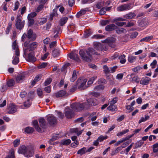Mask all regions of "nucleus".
I'll use <instances>...</instances> for the list:
<instances>
[{"instance_id":"64","label":"nucleus","mask_w":158,"mask_h":158,"mask_svg":"<svg viewBox=\"0 0 158 158\" xmlns=\"http://www.w3.org/2000/svg\"><path fill=\"white\" fill-rule=\"evenodd\" d=\"M47 21V19L46 18H43L41 19L40 22V25H43Z\"/></svg>"},{"instance_id":"47","label":"nucleus","mask_w":158,"mask_h":158,"mask_svg":"<svg viewBox=\"0 0 158 158\" xmlns=\"http://www.w3.org/2000/svg\"><path fill=\"white\" fill-rule=\"evenodd\" d=\"M86 13V10H82L77 13V18H79L80 16L85 14Z\"/></svg>"},{"instance_id":"13","label":"nucleus","mask_w":158,"mask_h":158,"mask_svg":"<svg viewBox=\"0 0 158 158\" xmlns=\"http://www.w3.org/2000/svg\"><path fill=\"white\" fill-rule=\"evenodd\" d=\"M8 110V113L10 114L14 113L16 112L17 110V109L14 105L10 104L9 105Z\"/></svg>"},{"instance_id":"16","label":"nucleus","mask_w":158,"mask_h":158,"mask_svg":"<svg viewBox=\"0 0 158 158\" xmlns=\"http://www.w3.org/2000/svg\"><path fill=\"white\" fill-rule=\"evenodd\" d=\"M68 57L70 59H73L76 61H79V58L77 54L75 52H72L68 55Z\"/></svg>"},{"instance_id":"18","label":"nucleus","mask_w":158,"mask_h":158,"mask_svg":"<svg viewBox=\"0 0 158 158\" xmlns=\"http://www.w3.org/2000/svg\"><path fill=\"white\" fill-rule=\"evenodd\" d=\"M128 7V4H123L118 7L117 10L118 11H123L127 10Z\"/></svg>"},{"instance_id":"36","label":"nucleus","mask_w":158,"mask_h":158,"mask_svg":"<svg viewBox=\"0 0 158 158\" xmlns=\"http://www.w3.org/2000/svg\"><path fill=\"white\" fill-rule=\"evenodd\" d=\"M106 42L108 43V44L110 43L113 44L115 42V39L113 37L110 38L106 40Z\"/></svg>"},{"instance_id":"33","label":"nucleus","mask_w":158,"mask_h":158,"mask_svg":"<svg viewBox=\"0 0 158 158\" xmlns=\"http://www.w3.org/2000/svg\"><path fill=\"white\" fill-rule=\"evenodd\" d=\"M34 129L31 127H27L24 129V131L27 133H31L33 132Z\"/></svg>"},{"instance_id":"58","label":"nucleus","mask_w":158,"mask_h":158,"mask_svg":"<svg viewBox=\"0 0 158 158\" xmlns=\"http://www.w3.org/2000/svg\"><path fill=\"white\" fill-rule=\"evenodd\" d=\"M107 136H103L102 135L100 136L98 139L100 142H101L103 140L107 139Z\"/></svg>"},{"instance_id":"14","label":"nucleus","mask_w":158,"mask_h":158,"mask_svg":"<svg viewBox=\"0 0 158 158\" xmlns=\"http://www.w3.org/2000/svg\"><path fill=\"white\" fill-rule=\"evenodd\" d=\"M136 22L135 20H132L129 22V30L133 31L137 29V27L135 25Z\"/></svg>"},{"instance_id":"57","label":"nucleus","mask_w":158,"mask_h":158,"mask_svg":"<svg viewBox=\"0 0 158 158\" xmlns=\"http://www.w3.org/2000/svg\"><path fill=\"white\" fill-rule=\"evenodd\" d=\"M103 6H105L103 2H101L98 3L96 5V7L98 9H100Z\"/></svg>"},{"instance_id":"63","label":"nucleus","mask_w":158,"mask_h":158,"mask_svg":"<svg viewBox=\"0 0 158 158\" xmlns=\"http://www.w3.org/2000/svg\"><path fill=\"white\" fill-rule=\"evenodd\" d=\"M157 64V61L156 60H154L153 62L151 64V66L152 68L153 69L155 68V65Z\"/></svg>"},{"instance_id":"6","label":"nucleus","mask_w":158,"mask_h":158,"mask_svg":"<svg viewBox=\"0 0 158 158\" xmlns=\"http://www.w3.org/2000/svg\"><path fill=\"white\" fill-rule=\"evenodd\" d=\"M94 47L95 49L97 50L106 51L107 48L105 46L102 45L100 43H95L94 44Z\"/></svg>"},{"instance_id":"41","label":"nucleus","mask_w":158,"mask_h":158,"mask_svg":"<svg viewBox=\"0 0 158 158\" xmlns=\"http://www.w3.org/2000/svg\"><path fill=\"white\" fill-rule=\"evenodd\" d=\"M37 94L39 97L41 98H42L43 97V91L41 89H37Z\"/></svg>"},{"instance_id":"51","label":"nucleus","mask_w":158,"mask_h":158,"mask_svg":"<svg viewBox=\"0 0 158 158\" xmlns=\"http://www.w3.org/2000/svg\"><path fill=\"white\" fill-rule=\"evenodd\" d=\"M12 26V24L11 23H9L7 27L6 30V32L7 34H8L10 30L11 29V27Z\"/></svg>"},{"instance_id":"27","label":"nucleus","mask_w":158,"mask_h":158,"mask_svg":"<svg viewBox=\"0 0 158 158\" xmlns=\"http://www.w3.org/2000/svg\"><path fill=\"white\" fill-rule=\"evenodd\" d=\"M33 125L36 130L39 132L41 131V128L39 127L38 125V122L37 120H35L33 122Z\"/></svg>"},{"instance_id":"35","label":"nucleus","mask_w":158,"mask_h":158,"mask_svg":"<svg viewBox=\"0 0 158 158\" xmlns=\"http://www.w3.org/2000/svg\"><path fill=\"white\" fill-rule=\"evenodd\" d=\"M97 78V76H94L90 78L87 84L89 85H90L92 84L94 81Z\"/></svg>"},{"instance_id":"32","label":"nucleus","mask_w":158,"mask_h":158,"mask_svg":"<svg viewBox=\"0 0 158 158\" xmlns=\"http://www.w3.org/2000/svg\"><path fill=\"white\" fill-rule=\"evenodd\" d=\"M68 19V18L66 17L63 18L62 19H61L60 21V25L62 26L64 25L67 22Z\"/></svg>"},{"instance_id":"23","label":"nucleus","mask_w":158,"mask_h":158,"mask_svg":"<svg viewBox=\"0 0 158 158\" xmlns=\"http://www.w3.org/2000/svg\"><path fill=\"white\" fill-rule=\"evenodd\" d=\"M108 110L112 111H116L117 110V107L115 105L110 104V105L107 108Z\"/></svg>"},{"instance_id":"21","label":"nucleus","mask_w":158,"mask_h":158,"mask_svg":"<svg viewBox=\"0 0 158 158\" xmlns=\"http://www.w3.org/2000/svg\"><path fill=\"white\" fill-rule=\"evenodd\" d=\"M17 45V44L16 41H14L13 43L12 48L13 49L15 50V54L18 55L19 54V52L18 47Z\"/></svg>"},{"instance_id":"55","label":"nucleus","mask_w":158,"mask_h":158,"mask_svg":"<svg viewBox=\"0 0 158 158\" xmlns=\"http://www.w3.org/2000/svg\"><path fill=\"white\" fill-rule=\"evenodd\" d=\"M37 15L35 12H33L28 15V19H33L34 17L35 16Z\"/></svg>"},{"instance_id":"62","label":"nucleus","mask_w":158,"mask_h":158,"mask_svg":"<svg viewBox=\"0 0 158 158\" xmlns=\"http://www.w3.org/2000/svg\"><path fill=\"white\" fill-rule=\"evenodd\" d=\"M52 79L51 78H49L47 79L44 82V85L46 86L50 84L51 82Z\"/></svg>"},{"instance_id":"22","label":"nucleus","mask_w":158,"mask_h":158,"mask_svg":"<svg viewBox=\"0 0 158 158\" xmlns=\"http://www.w3.org/2000/svg\"><path fill=\"white\" fill-rule=\"evenodd\" d=\"M116 28V27L115 25L112 24L107 26L105 27V29L107 31H111L114 30Z\"/></svg>"},{"instance_id":"34","label":"nucleus","mask_w":158,"mask_h":158,"mask_svg":"<svg viewBox=\"0 0 158 158\" xmlns=\"http://www.w3.org/2000/svg\"><path fill=\"white\" fill-rule=\"evenodd\" d=\"M39 122L41 127H44L46 125V123L44 119L43 118H41L39 119Z\"/></svg>"},{"instance_id":"4","label":"nucleus","mask_w":158,"mask_h":158,"mask_svg":"<svg viewBox=\"0 0 158 158\" xmlns=\"http://www.w3.org/2000/svg\"><path fill=\"white\" fill-rule=\"evenodd\" d=\"M87 81V79H86L81 78L78 79L77 81V85L78 86V88L84 89L85 86V85Z\"/></svg>"},{"instance_id":"17","label":"nucleus","mask_w":158,"mask_h":158,"mask_svg":"<svg viewBox=\"0 0 158 158\" xmlns=\"http://www.w3.org/2000/svg\"><path fill=\"white\" fill-rule=\"evenodd\" d=\"M66 94V91L64 90H60L54 94V97L56 98L62 97L64 96Z\"/></svg>"},{"instance_id":"59","label":"nucleus","mask_w":158,"mask_h":158,"mask_svg":"<svg viewBox=\"0 0 158 158\" xmlns=\"http://www.w3.org/2000/svg\"><path fill=\"white\" fill-rule=\"evenodd\" d=\"M19 6V2L18 1H16L15 2V5H14V9L13 10H17Z\"/></svg>"},{"instance_id":"31","label":"nucleus","mask_w":158,"mask_h":158,"mask_svg":"<svg viewBox=\"0 0 158 158\" xmlns=\"http://www.w3.org/2000/svg\"><path fill=\"white\" fill-rule=\"evenodd\" d=\"M87 152V150L84 147L80 150L77 152V154H80L81 155Z\"/></svg>"},{"instance_id":"10","label":"nucleus","mask_w":158,"mask_h":158,"mask_svg":"<svg viewBox=\"0 0 158 158\" xmlns=\"http://www.w3.org/2000/svg\"><path fill=\"white\" fill-rule=\"evenodd\" d=\"M24 22L22 21L19 18H17L16 19V26L19 29H21L24 26Z\"/></svg>"},{"instance_id":"40","label":"nucleus","mask_w":158,"mask_h":158,"mask_svg":"<svg viewBox=\"0 0 158 158\" xmlns=\"http://www.w3.org/2000/svg\"><path fill=\"white\" fill-rule=\"evenodd\" d=\"M125 56L124 55H121L119 57L120 60V62L122 64L125 63L126 62V59L125 58Z\"/></svg>"},{"instance_id":"20","label":"nucleus","mask_w":158,"mask_h":158,"mask_svg":"<svg viewBox=\"0 0 158 158\" xmlns=\"http://www.w3.org/2000/svg\"><path fill=\"white\" fill-rule=\"evenodd\" d=\"M150 80V78L148 77H146L145 78L143 79L140 81V83L144 85H147L148 84Z\"/></svg>"},{"instance_id":"43","label":"nucleus","mask_w":158,"mask_h":158,"mask_svg":"<svg viewBox=\"0 0 158 158\" xmlns=\"http://www.w3.org/2000/svg\"><path fill=\"white\" fill-rule=\"evenodd\" d=\"M130 81H135L137 83H139L140 81L139 79L137 76L134 77L133 78H130Z\"/></svg>"},{"instance_id":"46","label":"nucleus","mask_w":158,"mask_h":158,"mask_svg":"<svg viewBox=\"0 0 158 158\" xmlns=\"http://www.w3.org/2000/svg\"><path fill=\"white\" fill-rule=\"evenodd\" d=\"M48 65V64L46 63L43 62L40 64L37 67L39 69L44 68L46 67Z\"/></svg>"},{"instance_id":"50","label":"nucleus","mask_w":158,"mask_h":158,"mask_svg":"<svg viewBox=\"0 0 158 158\" xmlns=\"http://www.w3.org/2000/svg\"><path fill=\"white\" fill-rule=\"evenodd\" d=\"M144 142L141 140L139 141L136 144L135 148H138L140 147L143 144Z\"/></svg>"},{"instance_id":"7","label":"nucleus","mask_w":158,"mask_h":158,"mask_svg":"<svg viewBox=\"0 0 158 158\" xmlns=\"http://www.w3.org/2000/svg\"><path fill=\"white\" fill-rule=\"evenodd\" d=\"M25 35H26L28 38L32 40H35L36 38V34L33 33L31 29L28 30L27 35L24 34L23 36H25Z\"/></svg>"},{"instance_id":"42","label":"nucleus","mask_w":158,"mask_h":158,"mask_svg":"<svg viewBox=\"0 0 158 158\" xmlns=\"http://www.w3.org/2000/svg\"><path fill=\"white\" fill-rule=\"evenodd\" d=\"M149 118V117L148 116H145V118L142 117L139 120V123H140L142 122H144L148 119Z\"/></svg>"},{"instance_id":"25","label":"nucleus","mask_w":158,"mask_h":158,"mask_svg":"<svg viewBox=\"0 0 158 158\" xmlns=\"http://www.w3.org/2000/svg\"><path fill=\"white\" fill-rule=\"evenodd\" d=\"M25 76L23 74H21L18 76L16 78V81L18 83H20L24 79Z\"/></svg>"},{"instance_id":"54","label":"nucleus","mask_w":158,"mask_h":158,"mask_svg":"<svg viewBox=\"0 0 158 158\" xmlns=\"http://www.w3.org/2000/svg\"><path fill=\"white\" fill-rule=\"evenodd\" d=\"M136 59V57L134 56H129V62L132 63L134 62Z\"/></svg>"},{"instance_id":"49","label":"nucleus","mask_w":158,"mask_h":158,"mask_svg":"<svg viewBox=\"0 0 158 158\" xmlns=\"http://www.w3.org/2000/svg\"><path fill=\"white\" fill-rule=\"evenodd\" d=\"M142 68L139 66H138L136 67L133 68L132 69V70L134 72L138 73V71H139Z\"/></svg>"},{"instance_id":"29","label":"nucleus","mask_w":158,"mask_h":158,"mask_svg":"<svg viewBox=\"0 0 158 158\" xmlns=\"http://www.w3.org/2000/svg\"><path fill=\"white\" fill-rule=\"evenodd\" d=\"M71 141L69 139L62 140L60 142V145H67L71 143Z\"/></svg>"},{"instance_id":"30","label":"nucleus","mask_w":158,"mask_h":158,"mask_svg":"<svg viewBox=\"0 0 158 158\" xmlns=\"http://www.w3.org/2000/svg\"><path fill=\"white\" fill-rule=\"evenodd\" d=\"M42 75L41 74H39L37 75L35 77L34 81L32 82V84L34 85L35 83L38 81L42 77Z\"/></svg>"},{"instance_id":"8","label":"nucleus","mask_w":158,"mask_h":158,"mask_svg":"<svg viewBox=\"0 0 158 158\" xmlns=\"http://www.w3.org/2000/svg\"><path fill=\"white\" fill-rule=\"evenodd\" d=\"M47 120L49 124L51 125L55 124L57 122L56 118L52 115H49L47 116Z\"/></svg>"},{"instance_id":"1","label":"nucleus","mask_w":158,"mask_h":158,"mask_svg":"<svg viewBox=\"0 0 158 158\" xmlns=\"http://www.w3.org/2000/svg\"><path fill=\"white\" fill-rule=\"evenodd\" d=\"M79 53L82 59L86 61H89L92 59V54L98 55L100 54L98 52H95L94 49L90 48L87 50H81L80 51Z\"/></svg>"},{"instance_id":"60","label":"nucleus","mask_w":158,"mask_h":158,"mask_svg":"<svg viewBox=\"0 0 158 158\" xmlns=\"http://www.w3.org/2000/svg\"><path fill=\"white\" fill-rule=\"evenodd\" d=\"M31 104V103L30 102L29 100L28 99L24 103V106L26 108L30 106Z\"/></svg>"},{"instance_id":"26","label":"nucleus","mask_w":158,"mask_h":158,"mask_svg":"<svg viewBox=\"0 0 158 158\" xmlns=\"http://www.w3.org/2000/svg\"><path fill=\"white\" fill-rule=\"evenodd\" d=\"M70 132L71 133H76L78 135H81V133H82V132L83 131V130H81V131H79L78 128H72L70 129Z\"/></svg>"},{"instance_id":"19","label":"nucleus","mask_w":158,"mask_h":158,"mask_svg":"<svg viewBox=\"0 0 158 158\" xmlns=\"http://www.w3.org/2000/svg\"><path fill=\"white\" fill-rule=\"evenodd\" d=\"M27 149V148L25 146L22 145L19 148L18 152L19 153L23 154L25 155Z\"/></svg>"},{"instance_id":"28","label":"nucleus","mask_w":158,"mask_h":158,"mask_svg":"<svg viewBox=\"0 0 158 158\" xmlns=\"http://www.w3.org/2000/svg\"><path fill=\"white\" fill-rule=\"evenodd\" d=\"M153 38V36L151 35L150 36H147L145 37L142 39L140 41V42L144 41L146 42H148L149 41L152 40Z\"/></svg>"},{"instance_id":"53","label":"nucleus","mask_w":158,"mask_h":158,"mask_svg":"<svg viewBox=\"0 0 158 158\" xmlns=\"http://www.w3.org/2000/svg\"><path fill=\"white\" fill-rule=\"evenodd\" d=\"M128 131V130H126L125 131H123L121 132H119L117 133L116 135L118 136H120L123 135L125 134L126 133H127Z\"/></svg>"},{"instance_id":"44","label":"nucleus","mask_w":158,"mask_h":158,"mask_svg":"<svg viewBox=\"0 0 158 158\" xmlns=\"http://www.w3.org/2000/svg\"><path fill=\"white\" fill-rule=\"evenodd\" d=\"M104 88V87L103 85H99L97 86H96L94 88V90H97L99 91L101 90H103Z\"/></svg>"},{"instance_id":"39","label":"nucleus","mask_w":158,"mask_h":158,"mask_svg":"<svg viewBox=\"0 0 158 158\" xmlns=\"http://www.w3.org/2000/svg\"><path fill=\"white\" fill-rule=\"evenodd\" d=\"M153 151L154 153L157 152L158 151V143H156L153 145Z\"/></svg>"},{"instance_id":"45","label":"nucleus","mask_w":158,"mask_h":158,"mask_svg":"<svg viewBox=\"0 0 158 158\" xmlns=\"http://www.w3.org/2000/svg\"><path fill=\"white\" fill-rule=\"evenodd\" d=\"M44 4H40L37 8L36 11L37 12H39L41 11L44 8Z\"/></svg>"},{"instance_id":"24","label":"nucleus","mask_w":158,"mask_h":158,"mask_svg":"<svg viewBox=\"0 0 158 158\" xmlns=\"http://www.w3.org/2000/svg\"><path fill=\"white\" fill-rule=\"evenodd\" d=\"M15 56L13 57L14 59L12 61V63L14 64H17L19 62V54L17 55L15 54Z\"/></svg>"},{"instance_id":"5","label":"nucleus","mask_w":158,"mask_h":158,"mask_svg":"<svg viewBox=\"0 0 158 158\" xmlns=\"http://www.w3.org/2000/svg\"><path fill=\"white\" fill-rule=\"evenodd\" d=\"M65 117L68 118H71L74 116V112L69 108H66L64 110Z\"/></svg>"},{"instance_id":"2","label":"nucleus","mask_w":158,"mask_h":158,"mask_svg":"<svg viewBox=\"0 0 158 158\" xmlns=\"http://www.w3.org/2000/svg\"><path fill=\"white\" fill-rule=\"evenodd\" d=\"M24 45L25 47L26 48L24 49V53L25 54H27L28 52L32 51L36 48L38 43L36 42L28 43L26 42L24 43Z\"/></svg>"},{"instance_id":"38","label":"nucleus","mask_w":158,"mask_h":158,"mask_svg":"<svg viewBox=\"0 0 158 158\" xmlns=\"http://www.w3.org/2000/svg\"><path fill=\"white\" fill-rule=\"evenodd\" d=\"M77 78V76L75 71H74L73 73L72 77L70 79V81L72 82H73Z\"/></svg>"},{"instance_id":"52","label":"nucleus","mask_w":158,"mask_h":158,"mask_svg":"<svg viewBox=\"0 0 158 158\" xmlns=\"http://www.w3.org/2000/svg\"><path fill=\"white\" fill-rule=\"evenodd\" d=\"M20 139H17L13 142V145L15 147H17L19 144Z\"/></svg>"},{"instance_id":"61","label":"nucleus","mask_w":158,"mask_h":158,"mask_svg":"<svg viewBox=\"0 0 158 158\" xmlns=\"http://www.w3.org/2000/svg\"><path fill=\"white\" fill-rule=\"evenodd\" d=\"M127 138H125V139H123L122 140L119 141H118L115 144L114 146H118V145H119L120 144H121V143H122L123 142L125 141L127 139Z\"/></svg>"},{"instance_id":"48","label":"nucleus","mask_w":158,"mask_h":158,"mask_svg":"<svg viewBox=\"0 0 158 158\" xmlns=\"http://www.w3.org/2000/svg\"><path fill=\"white\" fill-rule=\"evenodd\" d=\"M7 85L9 87L13 86L14 84V81L13 80H9L7 82Z\"/></svg>"},{"instance_id":"3","label":"nucleus","mask_w":158,"mask_h":158,"mask_svg":"<svg viewBox=\"0 0 158 158\" xmlns=\"http://www.w3.org/2000/svg\"><path fill=\"white\" fill-rule=\"evenodd\" d=\"M71 107L74 110L78 111L83 110L84 108L88 107L86 104L83 103L81 104L80 103H74L71 104Z\"/></svg>"},{"instance_id":"56","label":"nucleus","mask_w":158,"mask_h":158,"mask_svg":"<svg viewBox=\"0 0 158 158\" xmlns=\"http://www.w3.org/2000/svg\"><path fill=\"white\" fill-rule=\"evenodd\" d=\"M125 29L123 28H120L116 30V32L118 34H120L121 33H125L126 32Z\"/></svg>"},{"instance_id":"15","label":"nucleus","mask_w":158,"mask_h":158,"mask_svg":"<svg viewBox=\"0 0 158 158\" xmlns=\"http://www.w3.org/2000/svg\"><path fill=\"white\" fill-rule=\"evenodd\" d=\"M87 102L89 105L96 106L98 104V102L95 98H91L87 100Z\"/></svg>"},{"instance_id":"12","label":"nucleus","mask_w":158,"mask_h":158,"mask_svg":"<svg viewBox=\"0 0 158 158\" xmlns=\"http://www.w3.org/2000/svg\"><path fill=\"white\" fill-rule=\"evenodd\" d=\"M25 55H28L27 60L28 61L34 62L36 60V58L34 56V53L33 52H31L29 53L28 52V54H25Z\"/></svg>"},{"instance_id":"37","label":"nucleus","mask_w":158,"mask_h":158,"mask_svg":"<svg viewBox=\"0 0 158 158\" xmlns=\"http://www.w3.org/2000/svg\"><path fill=\"white\" fill-rule=\"evenodd\" d=\"M60 54L59 50L58 49H55L52 52V55L56 57L59 56Z\"/></svg>"},{"instance_id":"9","label":"nucleus","mask_w":158,"mask_h":158,"mask_svg":"<svg viewBox=\"0 0 158 158\" xmlns=\"http://www.w3.org/2000/svg\"><path fill=\"white\" fill-rule=\"evenodd\" d=\"M34 148L31 147L27 148V151L25 154V156L27 157H29L32 156L34 154Z\"/></svg>"},{"instance_id":"11","label":"nucleus","mask_w":158,"mask_h":158,"mask_svg":"<svg viewBox=\"0 0 158 158\" xmlns=\"http://www.w3.org/2000/svg\"><path fill=\"white\" fill-rule=\"evenodd\" d=\"M148 23V19L145 18L139 20L138 21L139 26L141 27H144L147 26Z\"/></svg>"}]
</instances>
